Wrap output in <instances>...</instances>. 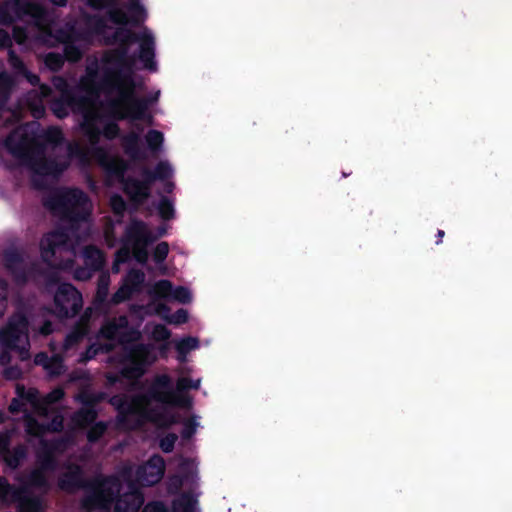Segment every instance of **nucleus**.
Returning a JSON list of instances; mask_svg holds the SVG:
<instances>
[{"label":"nucleus","mask_w":512,"mask_h":512,"mask_svg":"<svg viewBox=\"0 0 512 512\" xmlns=\"http://www.w3.org/2000/svg\"><path fill=\"white\" fill-rule=\"evenodd\" d=\"M35 363L42 365L52 375L60 374L63 368L62 357L59 354L48 357L45 353H39L35 357Z\"/></svg>","instance_id":"nucleus-23"},{"label":"nucleus","mask_w":512,"mask_h":512,"mask_svg":"<svg viewBox=\"0 0 512 512\" xmlns=\"http://www.w3.org/2000/svg\"><path fill=\"white\" fill-rule=\"evenodd\" d=\"M17 397L10 405V411L23 412L26 431L29 435L40 437L38 467L19 480L16 487L0 478V500L5 504L17 503L21 512H43V502L32 496L33 489L46 491L49 488V476L55 470V455L66 449V443L48 444L42 437L46 431H57L62 427L63 417L55 408V403L63 397V391L54 389L46 397L40 398L37 390H26L17 385Z\"/></svg>","instance_id":"nucleus-2"},{"label":"nucleus","mask_w":512,"mask_h":512,"mask_svg":"<svg viewBox=\"0 0 512 512\" xmlns=\"http://www.w3.org/2000/svg\"><path fill=\"white\" fill-rule=\"evenodd\" d=\"M149 294L155 298L174 300L183 304L192 300V293L188 288L182 286L174 288L168 280L156 282L150 289Z\"/></svg>","instance_id":"nucleus-11"},{"label":"nucleus","mask_w":512,"mask_h":512,"mask_svg":"<svg viewBox=\"0 0 512 512\" xmlns=\"http://www.w3.org/2000/svg\"><path fill=\"white\" fill-rule=\"evenodd\" d=\"M438 236H439L440 238H442V237L444 236V231H443V230H439V231H438Z\"/></svg>","instance_id":"nucleus-50"},{"label":"nucleus","mask_w":512,"mask_h":512,"mask_svg":"<svg viewBox=\"0 0 512 512\" xmlns=\"http://www.w3.org/2000/svg\"><path fill=\"white\" fill-rule=\"evenodd\" d=\"M176 350L179 354L178 359L181 362L185 361L186 355L198 347V340L194 337H187L175 343Z\"/></svg>","instance_id":"nucleus-26"},{"label":"nucleus","mask_w":512,"mask_h":512,"mask_svg":"<svg viewBox=\"0 0 512 512\" xmlns=\"http://www.w3.org/2000/svg\"><path fill=\"white\" fill-rule=\"evenodd\" d=\"M45 205L67 222L69 234L63 231L46 234L40 241L41 257L51 267L71 269L72 257L76 256L72 237L79 240L87 235L91 203L81 190L61 188L50 193Z\"/></svg>","instance_id":"nucleus-5"},{"label":"nucleus","mask_w":512,"mask_h":512,"mask_svg":"<svg viewBox=\"0 0 512 512\" xmlns=\"http://www.w3.org/2000/svg\"><path fill=\"white\" fill-rule=\"evenodd\" d=\"M142 128L138 124H133L131 131L122 138V146L125 153L133 160H143L146 153L141 145Z\"/></svg>","instance_id":"nucleus-15"},{"label":"nucleus","mask_w":512,"mask_h":512,"mask_svg":"<svg viewBox=\"0 0 512 512\" xmlns=\"http://www.w3.org/2000/svg\"><path fill=\"white\" fill-rule=\"evenodd\" d=\"M165 229H159L154 235L152 231L141 221H132L126 229L123 238V247L116 254V261L113 266L115 272L119 271V263L126 261L132 252L135 259L145 263L148 259L147 246L150 242L165 234Z\"/></svg>","instance_id":"nucleus-7"},{"label":"nucleus","mask_w":512,"mask_h":512,"mask_svg":"<svg viewBox=\"0 0 512 512\" xmlns=\"http://www.w3.org/2000/svg\"><path fill=\"white\" fill-rule=\"evenodd\" d=\"M45 64L51 70H58L63 64V57L59 54L49 53L45 57Z\"/></svg>","instance_id":"nucleus-33"},{"label":"nucleus","mask_w":512,"mask_h":512,"mask_svg":"<svg viewBox=\"0 0 512 512\" xmlns=\"http://www.w3.org/2000/svg\"><path fill=\"white\" fill-rule=\"evenodd\" d=\"M171 336L170 331L161 324H156L151 332V338L155 342H166Z\"/></svg>","instance_id":"nucleus-31"},{"label":"nucleus","mask_w":512,"mask_h":512,"mask_svg":"<svg viewBox=\"0 0 512 512\" xmlns=\"http://www.w3.org/2000/svg\"><path fill=\"white\" fill-rule=\"evenodd\" d=\"M6 298H7V284L2 279H0V305L1 306L6 301Z\"/></svg>","instance_id":"nucleus-44"},{"label":"nucleus","mask_w":512,"mask_h":512,"mask_svg":"<svg viewBox=\"0 0 512 512\" xmlns=\"http://www.w3.org/2000/svg\"><path fill=\"white\" fill-rule=\"evenodd\" d=\"M82 258L85 267L76 269L74 277L78 280H87L94 271L102 267L104 258L101 251L95 247H86L83 251Z\"/></svg>","instance_id":"nucleus-13"},{"label":"nucleus","mask_w":512,"mask_h":512,"mask_svg":"<svg viewBox=\"0 0 512 512\" xmlns=\"http://www.w3.org/2000/svg\"><path fill=\"white\" fill-rule=\"evenodd\" d=\"M102 395H92L88 392H83L79 395L80 401L84 404L83 408L78 411L73 417V423L78 427H84L91 423L95 417L94 402L100 400Z\"/></svg>","instance_id":"nucleus-16"},{"label":"nucleus","mask_w":512,"mask_h":512,"mask_svg":"<svg viewBox=\"0 0 512 512\" xmlns=\"http://www.w3.org/2000/svg\"><path fill=\"white\" fill-rule=\"evenodd\" d=\"M10 434L8 432L0 433V455L3 456L7 465L16 468L20 462L26 457V447L17 446L12 451L8 450Z\"/></svg>","instance_id":"nucleus-18"},{"label":"nucleus","mask_w":512,"mask_h":512,"mask_svg":"<svg viewBox=\"0 0 512 512\" xmlns=\"http://www.w3.org/2000/svg\"><path fill=\"white\" fill-rule=\"evenodd\" d=\"M149 308L152 309L153 312L160 316L163 320L165 315H170L169 307L163 303L153 302L149 305Z\"/></svg>","instance_id":"nucleus-39"},{"label":"nucleus","mask_w":512,"mask_h":512,"mask_svg":"<svg viewBox=\"0 0 512 512\" xmlns=\"http://www.w3.org/2000/svg\"><path fill=\"white\" fill-rule=\"evenodd\" d=\"M51 90L46 85H41L38 89L31 91L26 99L25 108L30 110L34 118H40L45 113L44 101L50 95Z\"/></svg>","instance_id":"nucleus-17"},{"label":"nucleus","mask_w":512,"mask_h":512,"mask_svg":"<svg viewBox=\"0 0 512 512\" xmlns=\"http://www.w3.org/2000/svg\"><path fill=\"white\" fill-rule=\"evenodd\" d=\"M110 205H111L112 210L116 214H121L126 208V204H125L123 198L119 195H113L110 198Z\"/></svg>","instance_id":"nucleus-37"},{"label":"nucleus","mask_w":512,"mask_h":512,"mask_svg":"<svg viewBox=\"0 0 512 512\" xmlns=\"http://www.w3.org/2000/svg\"><path fill=\"white\" fill-rule=\"evenodd\" d=\"M21 374H22L21 369H19L16 366L15 367L14 366L7 367L4 369V376L7 379H17L21 376Z\"/></svg>","instance_id":"nucleus-41"},{"label":"nucleus","mask_w":512,"mask_h":512,"mask_svg":"<svg viewBox=\"0 0 512 512\" xmlns=\"http://www.w3.org/2000/svg\"><path fill=\"white\" fill-rule=\"evenodd\" d=\"M53 4L63 6L66 4V0H50Z\"/></svg>","instance_id":"nucleus-46"},{"label":"nucleus","mask_w":512,"mask_h":512,"mask_svg":"<svg viewBox=\"0 0 512 512\" xmlns=\"http://www.w3.org/2000/svg\"><path fill=\"white\" fill-rule=\"evenodd\" d=\"M9 61L11 66L20 74L25 76V78L32 84L37 85L39 83V78L37 75H34L27 71L22 61L13 53L9 54Z\"/></svg>","instance_id":"nucleus-25"},{"label":"nucleus","mask_w":512,"mask_h":512,"mask_svg":"<svg viewBox=\"0 0 512 512\" xmlns=\"http://www.w3.org/2000/svg\"><path fill=\"white\" fill-rule=\"evenodd\" d=\"M164 470V459L155 455L137 469L125 465L116 476L96 477L85 487L83 507L88 511L106 510L115 501V512H137L144 501L138 484L158 483Z\"/></svg>","instance_id":"nucleus-4"},{"label":"nucleus","mask_w":512,"mask_h":512,"mask_svg":"<svg viewBox=\"0 0 512 512\" xmlns=\"http://www.w3.org/2000/svg\"><path fill=\"white\" fill-rule=\"evenodd\" d=\"M10 44H11V38H10L9 34L4 30H0V46L5 47V46H9Z\"/></svg>","instance_id":"nucleus-43"},{"label":"nucleus","mask_w":512,"mask_h":512,"mask_svg":"<svg viewBox=\"0 0 512 512\" xmlns=\"http://www.w3.org/2000/svg\"><path fill=\"white\" fill-rule=\"evenodd\" d=\"M145 142L152 153L160 151L164 142V135L158 130H149L145 135Z\"/></svg>","instance_id":"nucleus-27"},{"label":"nucleus","mask_w":512,"mask_h":512,"mask_svg":"<svg viewBox=\"0 0 512 512\" xmlns=\"http://www.w3.org/2000/svg\"><path fill=\"white\" fill-rule=\"evenodd\" d=\"M160 273L161 274H165L166 273V268H160Z\"/></svg>","instance_id":"nucleus-51"},{"label":"nucleus","mask_w":512,"mask_h":512,"mask_svg":"<svg viewBox=\"0 0 512 512\" xmlns=\"http://www.w3.org/2000/svg\"><path fill=\"white\" fill-rule=\"evenodd\" d=\"M108 380H109V382L114 383V382H116L118 380V376H116V375H108Z\"/></svg>","instance_id":"nucleus-49"},{"label":"nucleus","mask_w":512,"mask_h":512,"mask_svg":"<svg viewBox=\"0 0 512 512\" xmlns=\"http://www.w3.org/2000/svg\"><path fill=\"white\" fill-rule=\"evenodd\" d=\"M190 368L176 370V389L171 387V378L166 374L157 375L144 394L133 397L114 396L111 404L118 410V425L122 429H135L146 421L159 427H167L178 421L175 410L189 408L192 398L186 393L189 389H199L201 379L190 377Z\"/></svg>","instance_id":"nucleus-3"},{"label":"nucleus","mask_w":512,"mask_h":512,"mask_svg":"<svg viewBox=\"0 0 512 512\" xmlns=\"http://www.w3.org/2000/svg\"><path fill=\"white\" fill-rule=\"evenodd\" d=\"M176 440V434H168L161 439L160 448L162 449L163 452L169 453L173 450Z\"/></svg>","instance_id":"nucleus-35"},{"label":"nucleus","mask_w":512,"mask_h":512,"mask_svg":"<svg viewBox=\"0 0 512 512\" xmlns=\"http://www.w3.org/2000/svg\"><path fill=\"white\" fill-rule=\"evenodd\" d=\"M88 319L89 312L86 311L85 314L81 317L80 322L77 324L76 328L66 337L63 344V350L65 353H69V351L73 349L87 334Z\"/></svg>","instance_id":"nucleus-20"},{"label":"nucleus","mask_w":512,"mask_h":512,"mask_svg":"<svg viewBox=\"0 0 512 512\" xmlns=\"http://www.w3.org/2000/svg\"><path fill=\"white\" fill-rule=\"evenodd\" d=\"M106 430V426L99 422L95 424L88 432V440L93 442L96 441Z\"/></svg>","instance_id":"nucleus-38"},{"label":"nucleus","mask_w":512,"mask_h":512,"mask_svg":"<svg viewBox=\"0 0 512 512\" xmlns=\"http://www.w3.org/2000/svg\"><path fill=\"white\" fill-rule=\"evenodd\" d=\"M140 338L138 329L130 326L124 316L107 321L100 330L98 344L91 345L81 360L92 359L99 351H109L118 348L121 353L119 359L111 358L112 365L123 377L129 379L139 378L147 366L156 361L152 345H131Z\"/></svg>","instance_id":"nucleus-6"},{"label":"nucleus","mask_w":512,"mask_h":512,"mask_svg":"<svg viewBox=\"0 0 512 512\" xmlns=\"http://www.w3.org/2000/svg\"><path fill=\"white\" fill-rule=\"evenodd\" d=\"M158 211L163 219H172L175 213L173 203L167 198H162L160 200Z\"/></svg>","instance_id":"nucleus-30"},{"label":"nucleus","mask_w":512,"mask_h":512,"mask_svg":"<svg viewBox=\"0 0 512 512\" xmlns=\"http://www.w3.org/2000/svg\"><path fill=\"white\" fill-rule=\"evenodd\" d=\"M81 486L80 469L76 465H68L59 480L62 490L73 491Z\"/></svg>","instance_id":"nucleus-21"},{"label":"nucleus","mask_w":512,"mask_h":512,"mask_svg":"<svg viewBox=\"0 0 512 512\" xmlns=\"http://www.w3.org/2000/svg\"><path fill=\"white\" fill-rule=\"evenodd\" d=\"M168 252H169L168 243H166V242L159 243L153 252L154 260L157 263L162 262L168 255Z\"/></svg>","instance_id":"nucleus-34"},{"label":"nucleus","mask_w":512,"mask_h":512,"mask_svg":"<svg viewBox=\"0 0 512 512\" xmlns=\"http://www.w3.org/2000/svg\"><path fill=\"white\" fill-rule=\"evenodd\" d=\"M11 85V78L4 71L3 64L0 62V122H2L4 125L11 122L12 119L19 120L22 116V110L24 109V107L21 106L18 111H15L4 107V104L8 98L9 91L11 89Z\"/></svg>","instance_id":"nucleus-12"},{"label":"nucleus","mask_w":512,"mask_h":512,"mask_svg":"<svg viewBox=\"0 0 512 512\" xmlns=\"http://www.w3.org/2000/svg\"><path fill=\"white\" fill-rule=\"evenodd\" d=\"M142 512H167V510L161 502H153L147 504Z\"/></svg>","instance_id":"nucleus-40"},{"label":"nucleus","mask_w":512,"mask_h":512,"mask_svg":"<svg viewBox=\"0 0 512 512\" xmlns=\"http://www.w3.org/2000/svg\"><path fill=\"white\" fill-rule=\"evenodd\" d=\"M144 280H145V275L142 271L131 270L128 273V275L125 277L121 287L113 295V297H112L113 303L118 304V303L128 299L133 293L139 291Z\"/></svg>","instance_id":"nucleus-14"},{"label":"nucleus","mask_w":512,"mask_h":512,"mask_svg":"<svg viewBox=\"0 0 512 512\" xmlns=\"http://www.w3.org/2000/svg\"><path fill=\"white\" fill-rule=\"evenodd\" d=\"M164 321L169 324L179 325L188 321V312L184 309H179L176 313L165 315Z\"/></svg>","instance_id":"nucleus-32"},{"label":"nucleus","mask_w":512,"mask_h":512,"mask_svg":"<svg viewBox=\"0 0 512 512\" xmlns=\"http://www.w3.org/2000/svg\"><path fill=\"white\" fill-rule=\"evenodd\" d=\"M181 474L185 473V475H176L171 479L170 486L178 489L181 486L186 484L192 485L196 480V464L192 460H187L180 458V470Z\"/></svg>","instance_id":"nucleus-19"},{"label":"nucleus","mask_w":512,"mask_h":512,"mask_svg":"<svg viewBox=\"0 0 512 512\" xmlns=\"http://www.w3.org/2000/svg\"><path fill=\"white\" fill-rule=\"evenodd\" d=\"M199 426L196 418L187 419L184 422V428L182 431V436L185 438H190L196 431V428Z\"/></svg>","instance_id":"nucleus-36"},{"label":"nucleus","mask_w":512,"mask_h":512,"mask_svg":"<svg viewBox=\"0 0 512 512\" xmlns=\"http://www.w3.org/2000/svg\"><path fill=\"white\" fill-rule=\"evenodd\" d=\"M167 349H168V343L166 342L161 346L160 351L162 354H166Z\"/></svg>","instance_id":"nucleus-48"},{"label":"nucleus","mask_w":512,"mask_h":512,"mask_svg":"<svg viewBox=\"0 0 512 512\" xmlns=\"http://www.w3.org/2000/svg\"><path fill=\"white\" fill-rule=\"evenodd\" d=\"M0 345L4 349L0 355V364L3 366L10 362L8 352L10 350L15 351L22 361L30 358L28 321L21 312L14 314L7 325L0 330Z\"/></svg>","instance_id":"nucleus-8"},{"label":"nucleus","mask_w":512,"mask_h":512,"mask_svg":"<svg viewBox=\"0 0 512 512\" xmlns=\"http://www.w3.org/2000/svg\"><path fill=\"white\" fill-rule=\"evenodd\" d=\"M13 37L18 44H23L27 39V32L19 27H15Z\"/></svg>","instance_id":"nucleus-42"},{"label":"nucleus","mask_w":512,"mask_h":512,"mask_svg":"<svg viewBox=\"0 0 512 512\" xmlns=\"http://www.w3.org/2000/svg\"><path fill=\"white\" fill-rule=\"evenodd\" d=\"M97 11L87 19V31L78 33L72 28L68 33L52 35V28L46 24L43 8L25 0H11L0 10V22L8 24L16 18L30 16L37 28V40L46 45L56 42L65 44V56L77 61L83 54V46L95 35L106 42H117V49L106 52L100 60H89L86 74L81 78L79 93L72 96L65 79L55 77L54 87L60 92V99L51 102V110L58 118L68 115L69 109L82 115L80 130L88 144L80 141L69 143L66 155L59 156L58 150L64 141L60 128L51 126L43 129L36 122L17 127L0 144V158L11 155L25 165L33 174L35 185L42 186V178L56 177L69 165V160L77 159L81 164L92 161L99 163L111 176L123 181L126 163L119 157L110 155L97 146L103 134L107 139L118 135L117 124L111 118L138 121L152 124L153 116L147 112L151 102L157 101L159 91L152 98H140L136 90L142 81L134 75L137 45L138 60L143 68L156 71L154 61V38L150 31L143 29L133 33L125 25L144 19L145 10L141 0H129V17L113 0H87Z\"/></svg>","instance_id":"nucleus-1"},{"label":"nucleus","mask_w":512,"mask_h":512,"mask_svg":"<svg viewBox=\"0 0 512 512\" xmlns=\"http://www.w3.org/2000/svg\"><path fill=\"white\" fill-rule=\"evenodd\" d=\"M5 265L17 280L21 281L28 278L24 271L23 258L17 251L6 252Z\"/></svg>","instance_id":"nucleus-22"},{"label":"nucleus","mask_w":512,"mask_h":512,"mask_svg":"<svg viewBox=\"0 0 512 512\" xmlns=\"http://www.w3.org/2000/svg\"><path fill=\"white\" fill-rule=\"evenodd\" d=\"M110 284V278L108 274H102L98 280L96 299L99 302H103L108 295V288Z\"/></svg>","instance_id":"nucleus-29"},{"label":"nucleus","mask_w":512,"mask_h":512,"mask_svg":"<svg viewBox=\"0 0 512 512\" xmlns=\"http://www.w3.org/2000/svg\"><path fill=\"white\" fill-rule=\"evenodd\" d=\"M174 173V169L168 161H160L155 167L154 172L148 169L143 170L144 181L129 179L124 182L125 192L137 203H142L150 194L151 183L155 180H169Z\"/></svg>","instance_id":"nucleus-9"},{"label":"nucleus","mask_w":512,"mask_h":512,"mask_svg":"<svg viewBox=\"0 0 512 512\" xmlns=\"http://www.w3.org/2000/svg\"><path fill=\"white\" fill-rule=\"evenodd\" d=\"M30 325L32 330L38 331L41 335H48L52 332V324L44 315L32 320Z\"/></svg>","instance_id":"nucleus-28"},{"label":"nucleus","mask_w":512,"mask_h":512,"mask_svg":"<svg viewBox=\"0 0 512 512\" xmlns=\"http://www.w3.org/2000/svg\"><path fill=\"white\" fill-rule=\"evenodd\" d=\"M82 303L79 291L70 284H60L54 296L53 313L58 318L74 317L82 308Z\"/></svg>","instance_id":"nucleus-10"},{"label":"nucleus","mask_w":512,"mask_h":512,"mask_svg":"<svg viewBox=\"0 0 512 512\" xmlns=\"http://www.w3.org/2000/svg\"><path fill=\"white\" fill-rule=\"evenodd\" d=\"M173 187H174V185L171 182H167L166 185H165V189H166L167 192H171Z\"/></svg>","instance_id":"nucleus-47"},{"label":"nucleus","mask_w":512,"mask_h":512,"mask_svg":"<svg viewBox=\"0 0 512 512\" xmlns=\"http://www.w3.org/2000/svg\"><path fill=\"white\" fill-rule=\"evenodd\" d=\"M197 501L191 495L183 494L173 502L174 512H195Z\"/></svg>","instance_id":"nucleus-24"},{"label":"nucleus","mask_w":512,"mask_h":512,"mask_svg":"<svg viewBox=\"0 0 512 512\" xmlns=\"http://www.w3.org/2000/svg\"><path fill=\"white\" fill-rule=\"evenodd\" d=\"M105 240L108 246L113 247L115 245V238L110 227H107L105 230Z\"/></svg>","instance_id":"nucleus-45"}]
</instances>
